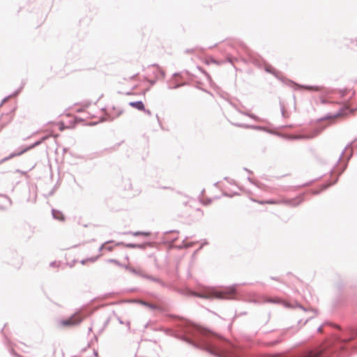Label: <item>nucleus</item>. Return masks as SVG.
<instances>
[{
  "mask_svg": "<svg viewBox=\"0 0 357 357\" xmlns=\"http://www.w3.org/2000/svg\"><path fill=\"white\" fill-rule=\"evenodd\" d=\"M114 264L116 265L120 266H127L128 264V257L127 254H124V258L121 261H117L114 259H111L107 263V268L109 269V265Z\"/></svg>",
  "mask_w": 357,
  "mask_h": 357,
  "instance_id": "39448f33",
  "label": "nucleus"
},
{
  "mask_svg": "<svg viewBox=\"0 0 357 357\" xmlns=\"http://www.w3.org/2000/svg\"><path fill=\"white\" fill-rule=\"evenodd\" d=\"M129 105L133 108H135L139 111H144L145 107L142 101L130 102Z\"/></svg>",
  "mask_w": 357,
  "mask_h": 357,
  "instance_id": "0eeeda50",
  "label": "nucleus"
},
{
  "mask_svg": "<svg viewBox=\"0 0 357 357\" xmlns=\"http://www.w3.org/2000/svg\"><path fill=\"white\" fill-rule=\"evenodd\" d=\"M15 107H13L10 112L1 115L0 119V124L1 128L7 126L13 121L15 116Z\"/></svg>",
  "mask_w": 357,
  "mask_h": 357,
  "instance_id": "20e7f679",
  "label": "nucleus"
},
{
  "mask_svg": "<svg viewBox=\"0 0 357 357\" xmlns=\"http://www.w3.org/2000/svg\"><path fill=\"white\" fill-rule=\"evenodd\" d=\"M133 235L134 236L142 235L144 236H148L150 235V233L149 232H144V231H137V232L133 233Z\"/></svg>",
  "mask_w": 357,
  "mask_h": 357,
  "instance_id": "1a4fd4ad",
  "label": "nucleus"
},
{
  "mask_svg": "<svg viewBox=\"0 0 357 357\" xmlns=\"http://www.w3.org/2000/svg\"><path fill=\"white\" fill-rule=\"evenodd\" d=\"M319 354L317 353L310 352L305 357H319Z\"/></svg>",
  "mask_w": 357,
  "mask_h": 357,
  "instance_id": "9d476101",
  "label": "nucleus"
},
{
  "mask_svg": "<svg viewBox=\"0 0 357 357\" xmlns=\"http://www.w3.org/2000/svg\"><path fill=\"white\" fill-rule=\"evenodd\" d=\"M122 244H123L122 243H120L116 244V245H122Z\"/></svg>",
  "mask_w": 357,
  "mask_h": 357,
  "instance_id": "dca6fc26",
  "label": "nucleus"
},
{
  "mask_svg": "<svg viewBox=\"0 0 357 357\" xmlns=\"http://www.w3.org/2000/svg\"><path fill=\"white\" fill-rule=\"evenodd\" d=\"M82 321V317L79 312L75 313L67 319L62 320L61 324L63 326L68 327L79 324Z\"/></svg>",
  "mask_w": 357,
  "mask_h": 357,
  "instance_id": "7ed1b4c3",
  "label": "nucleus"
},
{
  "mask_svg": "<svg viewBox=\"0 0 357 357\" xmlns=\"http://www.w3.org/2000/svg\"><path fill=\"white\" fill-rule=\"evenodd\" d=\"M47 139V137H44L40 141H38L36 142V143H34L33 145H31V146L25 149L24 150H23L22 151L20 152V153H13L10 155V158H13V157H15V156H18V155H20L21 154H22L23 153L26 152V151L28 150H30L31 149L39 145L40 144L42 143L43 141H44L45 139Z\"/></svg>",
  "mask_w": 357,
  "mask_h": 357,
  "instance_id": "423d86ee",
  "label": "nucleus"
},
{
  "mask_svg": "<svg viewBox=\"0 0 357 357\" xmlns=\"http://www.w3.org/2000/svg\"><path fill=\"white\" fill-rule=\"evenodd\" d=\"M301 88L309 91H319L321 90V87L318 86H302Z\"/></svg>",
  "mask_w": 357,
  "mask_h": 357,
  "instance_id": "6e6552de",
  "label": "nucleus"
},
{
  "mask_svg": "<svg viewBox=\"0 0 357 357\" xmlns=\"http://www.w3.org/2000/svg\"><path fill=\"white\" fill-rule=\"evenodd\" d=\"M146 305H147L148 307H154L153 305H151V304H148V303H144Z\"/></svg>",
  "mask_w": 357,
  "mask_h": 357,
  "instance_id": "ddd939ff",
  "label": "nucleus"
},
{
  "mask_svg": "<svg viewBox=\"0 0 357 357\" xmlns=\"http://www.w3.org/2000/svg\"><path fill=\"white\" fill-rule=\"evenodd\" d=\"M303 202V199L301 197H298L293 199L289 200H268L260 202V204H284L287 205H289L291 206H296L298 204H300Z\"/></svg>",
  "mask_w": 357,
  "mask_h": 357,
  "instance_id": "f03ea898",
  "label": "nucleus"
},
{
  "mask_svg": "<svg viewBox=\"0 0 357 357\" xmlns=\"http://www.w3.org/2000/svg\"><path fill=\"white\" fill-rule=\"evenodd\" d=\"M103 249L105 250H107L108 251H111L112 250V248L109 245H103Z\"/></svg>",
  "mask_w": 357,
  "mask_h": 357,
  "instance_id": "9b49d317",
  "label": "nucleus"
},
{
  "mask_svg": "<svg viewBox=\"0 0 357 357\" xmlns=\"http://www.w3.org/2000/svg\"><path fill=\"white\" fill-rule=\"evenodd\" d=\"M223 298H229L230 296H222Z\"/></svg>",
  "mask_w": 357,
  "mask_h": 357,
  "instance_id": "2eb2a0df",
  "label": "nucleus"
},
{
  "mask_svg": "<svg viewBox=\"0 0 357 357\" xmlns=\"http://www.w3.org/2000/svg\"><path fill=\"white\" fill-rule=\"evenodd\" d=\"M126 247L134 248V247H135V245H134L132 244H128V245H126Z\"/></svg>",
  "mask_w": 357,
  "mask_h": 357,
  "instance_id": "f8f14e48",
  "label": "nucleus"
},
{
  "mask_svg": "<svg viewBox=\"0 0 357 357\" xmlns=\"http://www.w3.org/2000/svg\"><path fill=\"white\" fill-rule=\"evenodd\" d=\"M296 138H304V137L299 136V137H297Z\"/></svg>",
  "mask_w": 357,
  "mask_h": 357,
  "instance_id": "4468645a",
  "label": "nucleus"
},
{
  "mask_svg": "<svg viewBox=\"0 0 357 357\" xmlns=\"http://www.w3.org/2000/svg\"><path fill=\"white\" fill-rule=\"evenodd\" d=\"M138 74L123 77L117 82L119 92L126 95H132V91L137 88Z\"/></svg>",
  "mask_w": 357,
  "mask_h": 357,
  "instance_id": "f257e3e1",
  "label": "nucleus"
}]
</instances>
